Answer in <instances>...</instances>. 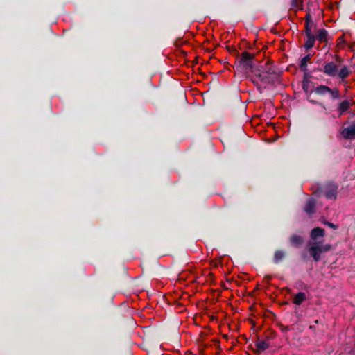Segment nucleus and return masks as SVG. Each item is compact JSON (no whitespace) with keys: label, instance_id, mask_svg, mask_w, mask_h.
Instances as JSON below:
<instances>
[{"label":"nucleus","instance_id":"f257e3e1","mask_svg":"<svg viewBox=\"0 0 355 355\" xmlns=\"http://www.w3.org/2000/svg\"><path fill=\"white\" fill-rule=\"evenodd\" d=\"M281 75L282 71L279 68L268 60L263 65L257 67L254 76L262 83L275 85L279 82Z\"/></svg>","mask_w":355,"mask_h":355},{"label":"nucleus","instance_id":"f03ea898","mask_svg":"<svg viewBox=\"0 0 355 355\" xmlns=\"http://www.w3.org/2000/svg\"><path fill=\"white\" fill-rule=\"evenodd\" d=\"M255 56L254 54L248 51H243L239 55L235 62L238 70L245 72V73H251L254 75V71L257 67L254 63Z\"/></svg>","mask_w":355,"mask_h":355},{"label":"nucleus","instance_id":"7ed1b4c3","mask_svg":"<svg viewBox=\"0 0 355 355\" xmlns=\"http://www.w3.org/2000/svg\"><path fill=\"white\" fill-rule=\"evenodd\" d=\"M332 249L330 244L322 245L321 242H313L308 248V251L311 257L315 262L320 259V254L322 253L327 252Z\"/></svg>","mask_w":355,"mask_h":355},{"label":"nucleus","instance_id":"20e7f679","mask_svg":"<svg viewBox=\"0 0 355 355\" xmlns=\"http://www.w3.org/2000/svg\"><path fill=\"white\" fill-rule=\"evenodd\" d=\"M313 92L322 96L329 94L332 99H338L340 97V91L338 88H330L324 85H320L315 87Z\"/></svg>","mask_w":355,"mask_h":355},{"label":"nucleus","instance_id":"39448f33","mask_svg":"<svg viewBox=\"0 0 355 355\" xmlns=\"http://www.w3.org/2000/svg\"><path fill=\"white\" fill-rule=\"evenodd\" d=\"M314 83L311 81V80H302V89L304 90V92H305V94H306L307 96V100L312 104L313 105H320L321 106L323 109H326L325 106L320 102L319 101H317L315 100H313V99H311L310 98V95L312 92H313V89H310V87H314Z\"/></svg>","mask_w":355,"mask_h":355},{"label":"nucleus","instance_id":"423d86ee","mask_svg":"<svg viewBox=\"0 0 355 355\" xmlns=\"http://www.w3.org/2000/svg\"><path fill=\"white\" fill-rule=\"evenodd\" d=\"M338 186L335 183H329L323 188L324 196L328 199H336L337 197Z\"/></svg>","mask_w":355,"mask_h":355},{"label":"nucleus","instance_id":"0eeeda50","mask_svg":"<svg viewBox=\"0 0 355 355\" xmlns=\"http://www.w3.org/2000/svg\"><path fill=\"white\" fill-rule=\"evenodd\" d=\"M322 71L324 74L329 76L334 77L336 76L338 72V66L334 62L324 63Z\"/></svg>","mask_w":355,"mask_h":355},{"label":"nucleus","instance_id":"6e6552de","mask_svg":"<svg viewBox=\"0 0 355 355\" xmlns=\"http://www.w3.org/2000/svg\"><path fill=\"white\" fill-rule=\"evenodd\" d=\"M287 252L284 250L278 249L274 252L272 261L274 264H280L284 259L286 257Z\"/></svg>","mask_w":355,"mask_h":355},{"label":"nucleus","instance_id":"1a4fd4ad","mask_svg":"<svg viewBox=\"0 0 355 355\" xmlns=\"http://www.w3.org/2000/svg\"><path fill=\"white\" fill-rule=\"evenodd\" d=\"M270 339L269 336H266L265 340H259V338L255 342V347H256V353H261L262 352H264L267 349L269 348L270 344L268 343V340Z\"/></svg>","mask_w":355,"mask_h":355},{"label":"nucleus","instance_id":"9d476101","mask_svg":"<svg viewBox=\"0 0 355 355\" xmlns=\"http://www.w3.org/2000/svg\"><path fill=\"white\" fill-rule=\"evenodd\" d=\"M316 40H318L321 43H328V37L329 33L328 31L324 28H320L316 31L315 34Z\"/></svg>","mask_w":355,"mask_h":355},{"label":"nucleus","instance_id":"9b49d317","mask_svg":"<svg viewBox=\"0 0 355 355\" xmlns=\"http://www.w3.org/2000/svg\"><path fill=\"white\" fill-rule=\"evenodd\" d=\"M341 134L345 139L355 138V123H353L349 127L344 128Z\"/></svg>","mask_w":355,"mask_h":355},{"label":"nucleus","instance_id":"f8f14e48","mask_svg":"<svg viewBox=\"0 0 355 355\" xmlns=\"http://www.w3.org/2000/svg\"><path fill=\"white\" fill-rule=\"evenodd\" d=\"M305 35H306V40L304 44V47L305 48V49L306 51H309V49H311V48H313L314 46V44H315V42L316 40V37H315V35H314L313 33L305 34Z\"/></svg>","mask_w":355,"mask_h":355},{"label":"nucleus","instance_id":"ddd939ff","mask_svg":"<svg viewBox=\"0 0 355 355\" xmlns=\"http://www.w3.org/2000/svg\"><path fill=\"white\" fill-rule=\"evenodd\" d=\"M315 204L316 201L314 198L309 199L304 207V211L309 215L313 214L315 212Z\"/></svg>","mask_w":355,"mask_h":355},{"label":"nucleus","instance_id":"4468645a","mask_svg":"<svg viewBox=\"0 0 355 355\" xmlns=\"http://www.w3.org/2000/svg\"><path fill=\"white\" fill-rule=\"evenodd\" d=\"M291 245L295 248H300L304 243V239L300 235H292L289 238Z\"/></svg>","mask_w":355,"mask_h":355},{"label":"nucleus","instance_id":"2eb2a0df","mask_svg":"<svg viewBox=\"0 0 355 355\" xmlns=\"http://www.w3.org/2000/svg\"><path fill=\"white\" fill-rule=\"evenodd\" d=\"M350 107V103L348 100H344L340 102L338 105V112L339 116L343 115L345 112L348 111Z\"/></svg>","mask_w":355,"mask_h":355},{"label":"nucleus","instance_id":"dca6fc26","mask_svg":"<svg viewBox=\"0 0 355 355\" xmlns=\"http://www.w3.org/2000/svg\"><path fill=\"white\" fill-rule=\"evenodd\" d=\"M310 236L313 240H316L318 237H323L324 230L319 227H315L311 230Z\"/></svg>","mask_w":355,"mask_h":355},{"label":"nucleus","instance_id":"f3484780","mask_svg":"<svg viewBox=\"0 0 355 355\" xmlns=\"http://www.w3.org/2000/svg\"><path fill=\"white\" fill-rule=\"evenodd\" d=\"M306 299V295L304 292H298L294 297L293 302L296 305H300Z\"/></svg>","mask_w":355,"mask_h":355},{"label":"nucleus","instance_id":"a211bd4d","mask_svg":"<svg viewBox=\"0 0 355 355\" xmlns=\"http://www.w3.org/2000/svg\"><path fill=\"white\" fill-rule=\"evenodd\" d=\"M350 73L349 67L345 65L337 72L336 76L341 79H345L349 76Z\"/></svg>","mask_w":355,"mask_h":355},{"label":"nucleus","instance_id":"6ab92c4d","mask_svg":"<svg viewBox=\"0 0 355 355\" xmlns=\"http://www.w3.org/2000/svg\"><path fill=\"white\" fill-rule=\"evenodd\" d=\"M311 58V54H308L301 59L300 63V69L301 71H305L307 69V63L310 61Z\"/></svg>","mask_w":355,"mask_h":355},{"label":"nucleus","instance_id":"aec40b11","mask_svg":"<svg viewBox=\"0 0 355 355\" xmlns=\"http://www.w3.org/2000/svg\"><path fill=\"white\" fill-rule=\"evenodd\" d=\"M249 78H250L252 83L256 86L257 90L261 94L263 92V87L259 83L260 80L258 79V78L254 76Z\"/></svg>","mask_w":355,"mask_h":355},{"label":"nucleus","instance_id":"412c9836","mask_svg":"<svg viewBox=\"0 0 355 355\" xmlns=\"http://www.w3.org/2000/svg\"><path fill=\"white\" fill-rule=\"evenodd\" d=\"M316 24L315 23H305L304 24V34L313 33L312 28H315Z\"/></svg>","mask_w":355,"mask_h":355},{"label":"nucleus","instance_id":"4be33fe9","mask_svg":"<svg viewBox=\"0 0 355 355\" xmlns=\"http://www.w3.org/2000/svg\"><path fill=\"white\" fill-rule=\"evenodd\" d=\"M227 51L231 53L233 55L236 56V58L239 57V55H240L239 51L236 50V49L234 47V46H227Z\"/></svg>","mask_w":355,"mask_h":355},{"label":"nucleus","instance_id":"5701e85b","mask_svg":"<svg viewBox=\"0 0 355 355\" xmlns=\"http://www.w3.org/2000/svg\"><path fill=\"white\" fill-rule=\"evenodd\" d=\"M304 73L303 80H310L309 79L312 78L311 73L308 71V69H306L305 71H302Z\"/></svg>","mask_w":355,"mask_h":355},{"label":"nucleus","instance_id":"b1692460","mask_svg":"<svg viewBox=\"0 0 355 355\" xmlns=\"http://www.w3.org/2000/svg\"><path fill=\"white\" fill-rule=\"evenodd\" d=\"M323 223L326 225H327L328 227L334 229V230H336L338 229V225L331 223V222H329V221H324Z\"/></svg>","mask_w":355,"mask_h":355},{"label":"nucleus","instance_id":"393cba45","mask_svg":"<svg viewBox=\"0 0 355 355\" xmlns=\"http://www.w3.org/2000/svg\"><path fill=\"white\" fill-rule=\"evenodd\" d=\"M305 23H314L311 14L309 12L305 16Z\"/></svg>","mask_w":355,"mask_h":355},{"label":"nucleus","instance_id":"a878e982","mask_svg":"<svg viewBox=\"0 0 355 355\" xmlns=\"http://www.w3.org/2000/svg\"><path fill=\"white\" fill-rule=\"evenodd\" d=\"M272 279V276L270 275H266L264 277V280L268 282Z\"/></svg>","mask_w":355,"mask_h":355},{"label":"nucleus","instance_id":"bb28decb","mask_svg":"<svg viewBox=\"0 0 355 355\" xmlns=\"http://www.w3.org/2000/svg\"><path fill=\"white\" fill-rule=\"evenodd\" d=\"M281 329H282V330L284 332H286L287 331H288V329H289V327H288V326H284V325H282V326H281Z\"/></svg>","mask_w":355,"mask_h":355},{"label":"nucleus","instance_id":"cd10ccee","mask_svg":"<svg viewBox=\"0 0 355 355\" xmlns=\"http://www.w3.org/2000/svg\"><path fill=\"white\" fill-rule=\"evenodd\" d=\"M335 58H336V62L338 63H339V64L341 63L343 61V60L340 57H339L338 55H335Z\"/></svg>","mask_w":355,"mask_h":355},{"label":"nucleus","instance_id":"c85d7f7f","mask_svg":"<svg viewBox=\"0 0 355 355\" xmlns=\"http://www.w3.org/2000/svg\"><path fill=\"white\" fill-rule=\"evenodd\" d=\"M309 329H312V330H315V327L314 325H310L309 326Z\"/></svg>","mask_w":355,"mask_h":355},{"label":"nucleus","instance_id":"c756f323","mask_svg":"<svg viewBox=\"0 0 355 355\" xmlns=\"http://www.w3.org/2000/svg\"><path fill=\"white\" fill-rule=\"evenodd\" d=\"M338 40H339L340 41H343V36L340 37L338 38Z\"/></svg>","mask_w":355,"mask_h":355},{"label":"nucleus","instance_id":"7c9ffc66","mask_svg":"<svg viewBox=\"0 0 355 355\" xmlns=\"http://www.w3.org/2000/svg\"><path fill=\"white\" fill-rule=\"evenodd\" d=\"M315 322V324H318L320 322H319V320H315V322Z\"/></svg>","mask_w":355,"mask_h":355}]
</instances>
